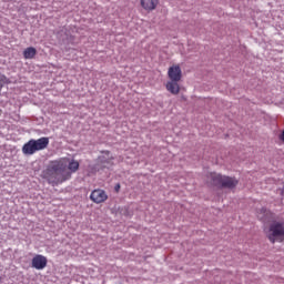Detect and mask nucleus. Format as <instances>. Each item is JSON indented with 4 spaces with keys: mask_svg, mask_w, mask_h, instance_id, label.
Instances as JSON below:
<instances>
[{
    "mask_svg": "<svg viewBox=\"0 0 284 284\" xmlns=\"http://www.w3.org/2000/svg\"><path fill=\"white\" fill-rule=\"evenodd\" d=\"M31 266L34 270H45V267H48V257L43 256V255H36L32 260H31Z\"/></svg>",
    "mask_w": 284,
    "mask_h": 284,
    "instance_id": "423d86ee",
    "label": "nucleus"
},
{
    "mask_svg": "<svg viewBox=\"0 0 284 284\" xmlns=\"http://www.w3.org/2000/svg\"><path fill=\"white\" fill-rule=\"evenodd\" d=\"M168 77L170 81H181V79L183 78L181 67L179 64L170 67L168 71Z\"/></svg>",
    "mask_w": 284,
    "mask_h": 284,
    "instance_id": "0eeeda50",
    "label": "nucleus"
},
{
    "mask_svg": "<svg viewBox=\"0 0 284 284\" xmlns=\"http://www.w3.org/2000/svg\"><path fill=\"white\" fill-rule=\"evenodd\" d=\"M212 185L216 187H226L227 190H234L239 185V180L231 176L221 175L219 173L210 174Z\"/></svg>",
    "mask_w": 284,
    "mask_h": 284,
    "instance_id": "f03ea898",
    "label": "nucleus"
},
{
    "mask_svg": "<svg viewBox=\"0 0 284 284\" xmlns=\"http://www.w3.org/2000/svg\"><path fill=\"white\" fill-rule=\"evenodd\" d=\"M34 57H37V49L33 47H29L27 49H24L23 51V58L24 59H34Z\"/></svg>",
    "mask_w": 284,
    "mask_h": 284,
    "instance_id": "ddd939ff",
    "label": "nucleus"
},
{
    "mask_svg": "<svg viewBox=\"0 0 284 284\" xmlns=\"http://www.w3.org/2000/svg\"><path fill=\"white\" fill-rule=\"evenodd\" d=\"M31 141L33 142L37 152H41V150H45V148L50 145L49 138H40L38 140L31 139Z\"/></svg>",
    "mask_w": 284,
    "mask_h": 284,
    "instance_id": "1a4fd4ad",
    "label": "nucleus"
},
{
    "mask_svg": "<svg viewBox=\"0 0 284 284\" xmlns=\"http://www.w3.org/2000/svg\"><path fill=\"white\" fill-rule=\"evenodd\" d=\"M165 88L168 92L174 95L181 92V85H179V81L170 80L169 82H166Z\"/></svg>",
    "mask_w": 284,
    "mask_h": 284,
    "instance_id": "9b49d317",
    "label": "nucleus"
},
{
    "mask_svg": "<svg viewBox=\"0 0 284 284\" xmlns=\"http://www.w3.org/2000/svg\"><path fill=\"white\" fill-rule=\"evenodd\" d=\"M22 153L26 154V156H32V154H37V149L34 146V142H32V139L23 144Z\"/></svg>",
    "mask_w": 284,
    "mask_h": 284,
    "instance_id": "9d476101",
    "label": "nucleus"
},
{
    "mask_svg": "<svg viewBox=\"0 0 284 284\" xmlns=\"http://www.w3.org/2000/svg\"><path fill=\"white\" fill-rule=\"evenodd\" d=\"M280 140L283 141V143H284V130H283V132L280 135Z\"/></svg>",
    "mask_w": 284,
    "mask_h": 284,
    "instance_id": "4468645a",
    "label": "nucleus"
},
{
    "mask_svg": "<svg viewBox=\"0 0 284 284\" xmlns=\"http://www.w3.org/2000/svg\"><path fill=\"white\" fill-rule=\"evenodd\" d=\"M121 190V184L115 185V192H119Z\"/></svg>",
    "mask_w": 284,
    "mask_h": 284,
    "instance_id": "2eb2a0df",
    "label": "nucleus"
},
{
    "mask_svg": "<svg viewBox=\"0 0 284 284\" xmlns=\"http://www.w3.org/2000/svg\"><path fill=\"white\" fill-rule=\"evenodd\" d=\"M256 216H257V219H260V221H267V219H270V216H272V212H270L265 207H262V209L257 210Z\"/></svg>",
    "mask_w": 284,
    "mask_h": 284,
    "instance_id": "f8f14e48",
    "label": "nucleus"
},
{
    "mask_svg": "<svg viewBox=\"0 0 284 284\" xmlns=\"http://www.w3.org/2000/svg\"><path fill=\"white\" fill-rule=\"evenodd\" d=\"M266 236L271 243H283L284 222H273L266 231Z\"/></svg>",
    "mask_w": 284,
    "mask_h": 284,
    "instance_id": "7ed1b4c3",
    "label": "nucleus"
},
{
    "mask_svg": "<svg viewBox=\"0 0 284 284\" xmlns=\"http://www.w3.org/2000/svg\"><path fill=\"white\" fill-rule=\"evenodd\" d=\"M79 161H70L68 158L51 161L44 171V179H47L50 185H61V183L72 179V174L79 171Z\"/></svg>",
    "mask_w": 284,
    "mask_h": 284,
    "instance_id": "f257e3e1",
    "label": "nucleus"
},
{
    "mask_svg": "<svg viewBox=\"0 0 284 284\" xmlns=\"http://www.w3.org/2000/svg\"><path fill=\"white\" fill-rule=\"evenodd\" d=\"M140 4L145 12H154L159 8V0H140Z\"/></svg>",
    "mask_w": 284,
    "mask_h": 284,
    "instance_id": "6e6552de",
    "label": "nucleus"
},
{
    "mask_svg": "<svg viewBox=\"0 0 284 284\" xmlns=\"http://www.w3.org/2000/svg\"><path fill=\"white\" fill-rule=\"evenodd\" d=\"M90 200L97 205L108 201V193L103 189H95L90 194Z\"/></svg>",
    "mask_w": 284,
    "mask_h": 284,
    "instance_id": "20e7f679",
    "label": "nucleus"
},
{
    "mask_svg": "<svg viewBox=\"0 0 284 284\" xmlns=\"http://www.w3.org/2000/svg\"><path fill=\"white\" fill-rule=\"evenodd\" d=\"M0 81H3V78L0 77ZM1 88H2V84L0 82V90H1Z\"/></svg>",
    "mask_w": 284,
    "mask_h": 284,
    "instance_id": "dca6fc26",
    "label": "nucleus"
},
{
    "mask_svg": "<svg viewBox=\"0 0 284 284\" xmlns=\"http://www.w3.org/2000/svg\"><path fill=\"white\" fill-rule=\"evenodd\" d=\"M101 156L98 158L101 168H112L114 165V156L110 155V151H101Z\"/></svg>",
    "mask_w": 284,
    "mask_h": 284,
    "instance_id": "39448f33",
    "label": "nucleus"
}]
</instances>
